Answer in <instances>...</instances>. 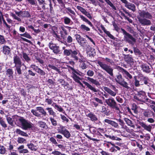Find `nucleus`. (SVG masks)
I'll use <instances>...</instances> for the list:
<instances>
[{
	"mask_svg": "<svg viewBox=\"0 0 155 155\" xmlns=\"http://www.w3.org/2000/svg\"><path fill=\"white\" fill-rule=\"evenodd\" d=\"M17 142L20 143H26V140L25 139L21 138L18 137L17 140Z\"/></svg>",
	"mask_w": 155,
	"mask_h": 155,
	"instance_id": "obj_39",
	"label": "nucleus"
},
{
	"mask_svg": "<svg viewBox=\"0 0 155 155\" xmlns=\"http://www.w3.org/2000/svg\"><path fill=\"white\" fill-rule=\"evenodd\" d=\"M83 83L87 86V87L94 92H97L98 90L97 89L94 87L86 81H83Z\"/></svg>",
	"mask_w": 155,
	"mask_h": 155,
	"instance_id": "obj_16",
	"label": "nucleus"
},
{
	"mask_svg": "<svg viewBox=\"0 0 155 155\" xmlns=\"http://www.w3.org/2000/svg\"><path fill=\"white\" fill-rule=\"evenodd\" d=\"M114 10H116L115 7L110 0H104Z\"/></svg>",
	"mask_w": 155,
	"mask_h": 155,
	"instance_id": "obj_40",
	"label": "nucleus"
},
{
	"mask_svg": "<svg viewBox=\"0 0 155 155\" xmlns=\"http://www.w3.org/2000/svg\"><path fill=\"white\" fill-rule=\"evenodd\" d=\"M27 146L31 150L36 151L38 148L37 146L34 145L33 144L31 143L27 144Z\"/></svg>",
	"mask_w": 155,
	"mask_h": 155,
	"instance_id": "obj_26",
	"label": "nucleus"
},
{
	"mask_svg": "<svg viewBox=\"0 0 155 155\" xmlns=\"http://www.w3.org/2000/svg\"><path fill=\"white\" fill-rule=\"evenodd\" d=\"M86 116L90 118V120L92 121H96L98 120L97 117L93 113L90 112L87 114Z\"/></svg>",
	"mask_w": 155,
	"mask_h": 155,
	"instance_id": "obj_17",
	"label": "nucleus"
},
{
	"mask_svg": "<svg viewBox=\"0 0 155 155\" xmlns=\"http://www.w3.org/2000/svg\"><path fill=\"white\" fill-rule=\"evenodd\" d=\"M62 85H63L64 86V87L66 89H70L71 90L72 89V88L71 87H69V84L68 83H65V84H62Z\"/></svg>",
	"mask_w": 155,
	"mask_h": 155,
	"instance_id": "obj_59",
	"label": "nucleus"
},
{
	"mask_svg": "<svg viewBox=\"0 0 155 155\" xmlns=\"http://www.w3.org/2000/svg\"><path fill=\"white\" fill-rule=\"evenodd\" d=\"M139 124L141 126L144 128V129L150 132L152 128V127L151 125H147L146 124L143 122L140 121L139 123Z\"/></svg>",
	"mask_w": 155,
	"mask_h": 155,
	"instance_id": "obj_15",
	"label": "nucleus"
},
{
	"mask_svg": "<svg viewBox=\"0 0 155 155\" xmlns=\"http://www.w3.org/2000/svg\"><path fill=\"white\" fill-rule=\"evenodd\" d=\"M134 52L135 53V54L137 55H141L142 54V53L138 49L136 48H134Z\"/></svg>",
	"mask_w": 155,
	"mask_h": 155,
	"instance_id": "obj_46",
	"label": "nucleus"
},
{
	"mask_svg": "<svg viewBox=\"0 0 155 155\" xmlns=\"http://www.w3.org/2000/svg\"><path fill=\"white\" fill-rule=\"evenodd\" d=\"M66 9L72 15H75V13L74 11L72 10H71V9L70 8H66Z\"/></svg>",
	"mask_w": 155,
	"mask_h": 155,
	"instance_id": "obj_63",
	"label": "nucleus"
},
{
	"mask_svg": "<svg viewBox=\"0 0 155 155\" xmlns=\"http://www.w3.org/2000/svg\"><path fill=\"white\" fill-rule=\"evenodd\" d=\"M134 78H135L134 84H135V86L136 87H137L140 86V84L139 83V81L137 79V78H136V76H135L134 77Z\"/></svg>",
	"mask_w": 155,
	"mask_h": 155,
	"instance_id": "obj_55",
	"label": "nucleus"
},
{
	"mask_svg": "<svg viewBox=\"0 0 155 155\" xmlns=\"http://www.w3.org/2000/svg\"><path fill=\"white\" fill-rule=\"evenodd\" d=\"M9 113L8 112V111H7L6 110L5 111L4 114L5 115V116L7 117V120L8 123H10V118L9 117H8L9 116Z\"/></svg>",
	"mask_w": 155,
	"mask_h": 155,
	"instance_id": "obj_51",
	"label": "nucleus"
},
{
	"mask_svg": "<svg viewBox=\"0 0 155 155\" xmlns=\"http://www.w3.org/2000/svg\"><path fill=\"white\" fill-rule=\"evenodd\" d=\"M110 125H111L112 126L116 128H117L119 127V125L118 123L113 121H112Z\"/></svg>",
	"mask_w": 155,
	"mask_h": 155,
	"instance_id": "obj_54",
	"label": "nucleus"
},
{
	"mask_svg": "<svg viewBox=\"0 0 155 155\" xmlns=\"http://www.w3.org/2000/svg\"><path fill=\"white\" fill-rule=\"evenodd\" d=\"M106 103L110 107L114 109L117 111V113L119 114L120 111L114 99L112 97H110L105 100Z\"/></svg>",
	"mask_w": 155,
	"mask_h": 155,
	"instance_id": "obj_3",
	"label": "nucleus"
},
{
	"mask_svg": "<svg viewBox=\"0 0 155 155\" xmlns=\"http://www.w3.org/2000/svg\"><path fill=\"white\" fill-rule=\"evenodd\" d=\"M52 153L54 155H61L62 153L58 151H54L52 152Z\"/></svg>",
	"mask_w": 155,
	"mask_h": 155,
	"instance_id": "obj_64",
	"label": "nucleus"
},
{
	"mask_svg": "<svg viewBox=\"0 0 155 155\" xmlns=\"http://www.w3.org/2000/svg\"><path fill=\"white\" fill-rule=\"evenodd\" d=\"M97 64L102 69L105 71L111 76L114 77L113 69L110 66L100 61H98Z\"/></svg>",
	"mask_w": 155,
	"mask_h": 155,
	"instance_id": "obj_4",
	"label": "nucleus"
},
{
	"mask_svg": "<svg viewBox=\"0 0 155 155\" xmlns=\"http://www.w3.org/2000/svg\"><path fill=\"white\" fill-rule=\"evenodd\" d=\"M3 52L6 55H9L10 53V48L9 47L5 46L3 47Z\"/></svg>",
	"mask_w": 155,
	"mask_h": 155,
	"instance_id": "obj_33",
	"label": "nucleus"
},
{
	"mask_svg": "<svg viewBox=\"0 0 155 155\" xmlns=\"http://www.w3.org/2000/svg\"><path fill=\"white\" fill-rule=\"evenodd\" d=\"M16 132L18 134L21 135L25 137L28 136V135L26 133L20 130L19 129H17Z\"/></svg>",
	"mask_w": 155,
	"mask_h": 155,
	"instance_id": "obj_34",
	"label": "nucleus"
},
{
	"mask_svg": "<svg viewBox=\"0 0 155 155\" xmlns=\"http://www.w3.org/2000/svg\"><path fill=\"white\" fill-rule=\"evenodd\" d=\"M77 54L76 55V57H77V59L75 58H73L74 59V60L75 61H79V62L80 63H82L83 62H84V58L83 56L78 51H77Z\"/></svg>",
	"mask_w": 155,
	"mask_h": 155,
	"instance_id": "obj_14",
	"label": "nucleus"
},
{
	"mask_svg": "<svg viewBox=\"0 0 155 155\" xmlns=\"http://www.w3.org/2000/svg\"><path fill=\"white\" fill-rule=\"evenodd\" d=\"M84 46V47H86V48L87 50H88L89 49H90L91 50H94L93 48L91 47L90 45H88L87 43L86 44H85Z\"/></svg>",
	"mask_w": 155,
	"mask_h": 155,
	"instance_id": "obj_61",
	"label": "nucleus"
},
{
	"mask_svg": "<svg viewBox=\"0 0 155 155\" xmlns=\"http://www.w3.org/2000/svg\"><path fill=\"white\" fill-rule=\"evenodd\" d=\"M52 106H53L54 108L60 112H62L64 111L63 109L62 108L61 106H58L55 103H53Z\"/></svg>",
	"mask_w": 155,
	"mask_h": 155,
	"instance_id": "obj_28",
	"label": "nucleus"
},
{
	"mask_svg": "<svg viewBox=\"0 0 155 155\" xmlns=\"http://www.w3.org/2000/svg\"><path fill=\"white\" fill-rule=\"evenodd\" d=\"M48 67L51 68V69L55 70L56 71H57L58 73L60 74L61 73V72L60 71L59 69L58 68L55 66L51 64H49L48 65Z\"/></svg>",
	"mask_w": 155,
	"mask_h": 155,
	"instance_id": "obj_38",
	"label": "nucleus"
},
{
	"mask_svg": "<svg viewBox=\"0 0 155 155\" xmlns=\"http://www.w3.org/2000/svg\"><path fill=\"white\" fill-rule=\"evenodd\" d=\"M67 40L68 43H71L73 41V39L71 36L69 35L67 38Z\"/></svg>",
	"mask_w": 155,
	"mask_h": 155,
	"instance_id": "obj_62",
	"label": "nucleus"
},
{
	"mask_svg": "<svg viewBox=\"0 0 155 155\" xmlns=\"http://www.w3.org/2000/svg\"><path fill=\"white\" fill-rule=\"evenodd\" d=\"M125 6L128 9L133 12H134L136 10L135 5L133 4L128 2L125 5Z\"/></svg>",
	"mask_w": 155,
	"mask_h": 155,
	"instance_id": "obj_21",
	"label": "nucleus"
},
{
	"mask_svg": "<svg viewBox=\"0 0 155 155\" xmlns=\"http://www.w3.org/2000/svg\"><path fill=\"white\" fill-rule=\"evenodd\" d=\"M58 132L60 134H63L65 137L67 138H68L71 136L70 132L64 127H61Z\"/></svg>",
	"mask_w": 155,
	"mask_h": 155,
	"instance_id": "obj_10",
	"label": "nucleus"
},
{
	"mask_svg": "<svg viewBox=\"0 0 155 155\" xmlns=\"http://www.w3.org/2000/svg\"><path fill=\"white\" fill-rule=\"evenodd\" d=\"M80 17L84 21L87 23L91 26L92 27L93 26L92 23L83 15H80Z\"/></svg>",
	"mask_w": 155,
	"mask_h": 155,
	"instance_id": "obj_32",
	"label": "nucleus"
},
{
	"mask_svg": "<svg viewBox=\"0 0 155 155\" xmlns=\"http://www.w3.org/2000/svg\"><path fill=\"white\" fill-rule=\"evenodd\" d=\"M2 20L4 24L8 27H9V25L7 24L5 21L4 20L3 16L2 13L0 12V25H1L2 23Z\"/></svg>",
	"mask_w": 155,
	"mask_h": 155,
	"instance_id": "obj_36",
	"label": "nucleus"
},
{
	"mask_svg": "<svg viewBox=\"0 0 155 155\" xmlns=\"http://www.w3.org/2000/svg\"><path fill=\"white\" fill-rule=\"evenodd\" d=\"M118 68L119 71L122 72L123 74H125L127 77V78H132V76L127 71L120 66H118Z\"/></svg>",
	"mask_w": 155,
	"mask_h": 155,
	"instance_id": "obj_13",
	"label": "nucleus"
},
{
	"mask_svg": "<svg viewBox=\"0 0 155 155\" xmlns=\"http://www.w3.org/2000/svg\"><path fill=\"white\" fill-rule=\"evenodd\" d=\"M31 112L34 115L37 117H39L41 116V114L38 112H37L36 110L32 109L31 110Z\"/></svg>",
	"mask_w": 155,
	"mask_h": 155,
	"instance_id": "obj_47",
	"label": "nucleus"
},
{
	"mask_svg": "<svg viewBox=\"0 0 155 155\" xmlns=\"http://www.w3.org/2000/svg\"><path fill=\"white\" fill-rule=\"evenodd\" d=\"M37 110L43 116H45L47 115V113L44 109L42 107H36Z\"/></svg>",
	"mask_w": 155,
	"mask_h": 155,
	"instance_id": "obj_23",
	"label": "nucleus"
},
{
	"mask_svg": "<svg viewBox=\"0 0 155 155\" xmlns=\"http://www.w3.org/2000/svg\"><path fill=\"white\" fill-rule=\"evenodd\" d=\"M115 80L117 83L123 87L127 89L130 88V87L128 86V84L125 81L122 75L120 73H118V74L116 75V78Z\"/></svg>",
	"mask_w": 155,
	"mask_h": 155,
	"instance_id": "obj_5",
	"label": "nucleus"
},
{
	"mask_svg": "<svg viewBox=\"0 0 155 155\" xmlns=\"http://www.w3.org/2000/svg\"><path fill=\"white\" fill-rule=\"evenodd\" d=\"M61 29L64 32V34H63L61 32V37L64 39L66 38V36L68 35V33L67 30L63 27H61Z\"/></svg>",
	"mask_w": 155,
	"mask_h": 155,
	"instance_id": "obj_30",
	"label": "nucleus"
},
{
	"mask_svg": "<svg viewBox=\"0 0 155 155\" xmlns=\"http://www.w3.org/2000/svg\"><path fill=\"white\" fill-rule=\"evenodd\" d=\"M15 13L18 16L22 18H30L31 17L30 13L28 11H21L19 12H15Z\"/></svg>",
	"mask_w": 155,
	"mask_h": 155,
	"instance_id": "obj_12",
	"label": "nucleus"
},
{
	"mask_svg": "<svg viewBox=\"0 0 155 155\" xmlns=\"http://www.w3.org/2000/svg\"><path fill=\"white\" fill-rule=\"evenodd\" d=\"M136 95H137L140 98H141V101H143V99L145 98V93L144 91H138Z\"/></svg>",
	"mask_w": 155,
	"mask_h": 155,
	"instance_id": "obj_25",
	"label": "nucleus"
},
{
	"mask_svg": "<svg viewBox=\"0 0 155 155\" xmlns=\"http://www.w3.org/2000/svg\"><path fill=\"white\" fill-rule=\"evenodd\" d=\"M30 68H32L34 70L37 72L39 68L35 64H32L30 66Z\"/></svg>",
	"mask_w": 155,
	"mask_h": 155,
	"instance_id": "obj_53",
	"label": "nucleus"
},
{
	"mask_svg": "<svg viewBox=\"0 0 155 155\" xmlns=\"http://www.w3.org/2000/svg\"><path fill=\"white\" fill-rule=\"evenodd\" d=\"M139 14L141 18L151 19L152 18L151 14L149 13L146 9L140 10L139 11Z\"/></svg>",
	"mask_w": 155,
	"mask_h": 155,
	"instance_id": "obj_7",
	"label": "nucleus"
},
{
	"mask_svg": "<svg viewBox=\"0 0 155 155\" xmlns=\"http://www.w3.org/2000/svg\"><path fill=\"white\" fill-rule=\"evenodd\" d=\"M72 77L75 82L79 84H80L81 85L82 87H83V84L80 81V77L77 76L75 74H72Z\"/></svg>",
	"mask_w": 155,
	"mask_h": 155,
	"instance_id": "obj_24",
	"label": "nucleus"
},
{
	"mask_svg": "<svg viewBox=\"0 0 155 155\" xmlns=\"http://www.w3.org/2000/svg\"><path fill=\"white\" fill-rule=\"evenodd\" d=\"M27 1L30 4L33 5H36L37 3L35 0H27Z\"/></svg>",
	"mask_w": 155,
	"mask_h": 155,
	"instance_id": "obj_60",
	"label": "nucleus"
},
{
	"mask_svg": "<svg viewBox=\"0 0 155 155\" xmlns=\"http://www.w3.org/2000/svg\"><path fill=\"white\" fill-rule=\"evenodd\" d=\"M124 58L125 61L128 63L131 62L133 61V58L132 56L129 54L124 55Z\"/></svg>",
	"mask_w": 155,
	"mask_h": 155,
	"instance_id": "obj_22",
	"label": "nucleus"
},
{
	"mask_svg": "<svg viewBox=\"0 0 155 155\" xmlns=\"http://www.w3.org/2000/svg\"><path fill=\"white\" fill-rule=\"evenodd\" d=\"M50 119L53 125L54 126H56L57 125V121L55 120L54 118L50 117Z\"/></svg>",
	"mask_w": 155,
	"mask_h": 155,
	"instance_id": "obj_44",
	"label": "nucleus"
},
{
	"mask_svg": "<svg viewBox=\"0 0 155 155\" xmlns=\"http://www.w3.org/2000/svg\"><path fill=\"white\" fill-rule=\"evenodd\" d=\"M5 42V40L3 36L0 35V45L4 44Z\"/></svg>",
	"mask_w": 155,
	"mask_h": 155,
	"instance_id": "obj_56",
	"label": "nucleus"
},
{
	"mask_svg": "<svg viewBox=\"0 0 155 155\" xmlns=\"http://www.w3.org/2000/svg\"><path fill=\"white\" fill-rule=\"evenodd\" d=\"M46 110H48L49 114L50 115L53 116L54 117L55 116L56 113L53 111L51 107H47Z\"/></svg>",
	"mask_w": 155,
	"mask_h": 155,
	"instance_id": "obj_29",
	"label": "nucleus"
},
{
	"mask_svg": "<svg viewBox=\"0 0 155 155\" xmlns=\"http://www.w3.org/2000/svg\"><path fill=\"white\" fill-rule=\"evenodd\" d=\"M14 62L15 64L16 70L19 75L22 74L21 68L22 65H25L24 64H22L21 60L19 57L16 55L14 57Z\"/></svg>",
	"mask_w": 155,
	"mask_h": 155,
	"instance_id": "obj_2",
	"label": "nucleus"
},
{
	"mask_svg": "<svg viewBox=\"0 0 155 155\" xmlns=\"http://www.w3.org/2000/svg\"><path fill=\"white\" fill-rule=\"evenodd\" d=\"M81 29L84 31H90V29L87 27L86 26L82 24L81 25Z\"/></svg>",
	"mask_w": 155,
	"mask_h": 155,
	"instance_id": "obj_42",
	"label": "nucleus"
},
{
	"mask_svg": "<svg viewBox=\"0 0 155 155\" xmlns=\"http://www.w3.org/2000/svg\"><path fill=\"white\" fill-rule=\"evenodd\" d=\"M143 114L145 117H151V112L148 110H145Z\"/></svg>",
	"mask_w": 155,
	"mask_h": 155,
	"instance_id": "obj_37",
	"label": "nucleus"
},
{
	"mask_svg": "<svg viewBox=\"0 0 155 155\" xmlns=\"http://www.w3.org/2000/svg\"><path fill=\"white\" fill-rule=\"evenodd\" d=\"M77 50L72 51L71 49H65L63 52L64 55L69 56L71 55V57L72 58H75V59H77V57L76 55L78 54Z\"/></svg>",
	"mask_w": 155,
	"mask_h": 155,
	"instance_id": "obj_8",
	"label": "nucleus"
},
{
	"mask_svg": "<svg viewBox=\"0 0 155 155\" xmlns=\"http://www.w3.org/2000/svg\"><path fill=\"white\" fill-rule=\"evenodd\" d=\"M23 57L25 61L27 62H28L31 61V58H29L28 54L25 52H23L22 53Z\"/></svg>",
	"mask_w": 155,
	"mask_h": 155,
	"instance_id": "obj_31",
	"label": "nucleus"
},
{
	"mask_svg": "<svg viewBox=\"0 0 155 155\" xmlns=\"http://www.w3.org/2000/svg\"><path fill=\"white\" fill-rule=\"evenodd\" d=\"M19 120L21 124L22 128L24 130H27L32 127V124L30 122L23 118H20Z\"/></svg>",
	"mask_w": 155,
	"mask_h": 155,
	"instance_id": "obj_6",
	"label": "nucleus"
},
{
	"mask_svg": "<svg viewBox=\"0 0 155 155\" xmlns=\"http://www.w3.org/2000/svg\"><path fill=\"white\" fill-rule=\"evenodd\" d=\"M49 140L53 143L55 144L56 145H57L58 143L56 140L53 137L50 138Z\"/></svg>",
	"mask_w": 155,
	"mask_h": 155,
	"instance_id": "obj_58",
	"label": "nucleus"
},
{
	"mask_svg": "<svg viewBox=\"0 0 155 155\" xmlns=\"http://www.w3.org/2000/svg\"><path fill=\"white\" fill-rule=\"evenodd\" d=\"M141 68L142 70L144 72L147 73H149L151 71L150 68V67L146 64H143L142 65Z\"/></svg>",
	"mask_w": 155,
	"mask_h": 155,
	"instance_id": "obj_18",
	"label": "nucleus"
},
{
	"mask_svg": "<svg viewBox=\"0 0 155 155\" xmlns=\"http://www.w3.org/2000/svg\"><path fill=\"white\" fill-rule=\"evenodd\" d=\"M5 148L3 146L0 145V153L4 154L5 153Z\"/></svg>",
	"mask_w": 155,
	"mask_h": 155,
	"instance_id": "obj_50",
	"label": "nucleus"
},
{
	"mask_svg": "<svg viewBox=\"0 0 155 155\" xmlns=\"http://www.w3.org/2000/svg\"><path fill=\"white\" fill-rule=\"evenodd\" d=\"M77 8L83 14H84L86 11L84 8L81 6H77Z\"/></svg>",
	"mask_w": 155,
	"mask_h": 155,
	"instance_id": "obj_49",
	"label": "nucleus"
},
{
	"mask_svg": "<svg viewBox=\"0 0 155 155\" xmlns=\"http://www.w3.org/2000/svg\"><path fill=\"white\" fill-rule=\"evenodd\" d=\"M64 22L65 24L68 25L73 22L71 19L68 17H65L64 18Z\"/></svg>",
	"mask_w": 155,
	"mask_h": 155,
	"instance_id": "obj_35",
	"label": "nucleus"
},
{
	"mask_svg": "<svg viewBox=\"0 0 155 155\" xmlns=\"http://www.w3.org/2000/svg\"><path fill=\"white\" fill-rule=\"evenodd\" d=\"M45 101L49 105L51 104L53 102L52 99L51 98H46Z\"/></svg>",
	"mask_w": 155,
	"mask_h": 155,
	"instance_id": "obj_57",
	"label": "nucleus"
},
{
	"mask_svg": "<svg viewBox=\"0 0 155 155\" xmlns=\"http://www.w3.org/2000/svg\"><path fill=\"white\" fill-rule=\"evenodd\" d=\"M121 30L124 35V38L125 41L130 44L133 45L136 41V39L132 35L127 32L124 29L121 28Z\"/></svg>",
	"mask_w": 155,
	"mask_h": 155,
	"instance_id": "obj_1",
	"label": "nucleus"
},
{
	"mask_svg": "<svg viewBox=\"0 0 155 155\" xmlns=\"http://www.w3.org/2000/svg\"><path fill=\"white\" fill-rule=\"evenodd\" d=\"M20 35L26 37L29 39H31L32 37L31 35L27 32H25V33L20 34Z\"/></svg>",
	"mask_w": 155,
	"mask_h": 155,
	"instance_id": "obj_45",
	"label": "nucleus"
},
{
	"mask_svg": "<svg viewBox=\"0 0 155 155\" xmlns=\"http://www.w3.org/2000/svg\"><path fill=\"white\" fill-rule=\"evenodd\" d=\"M105 33H106L107 35L110 38L113 40L115 39V38L110 33V32L109 31H106V32Z\"/></svg>",
	"mask_w": 155,
	"mask_h": 155,
	"instance_id": "obj_52",
	"label": "nucleus"
},
{
	"mask_svg": "<svg viewBox=\"0 0 155 155\" xmlns=\"http://www.w3.org/2000/svg\"><path fill=\"white\" fill-rule=\"evenodd\" d=\"M37 72L41 76H44L45 75L46 73L44 71L39 68Z\"/></svg>",
	"mask_w": 155,
	"mask_h": 155,
	"instance_id": "obj_41",
	"label": "nucleus"
},
{
	"mask_svg": "<svg viewBox=\"0 0 155 155\" xmlns=\"http://www.w3.org/2000/svg\"><path fill=\"white\" fill-rule=\"evenodd\" d=\"M104 89L108 94L114 97L116 94V92H114L110 89L107 87H104Z\"/></svg>",
	"mask_w": 155,
	"mask_h": 155,
	"instance_id": "obj_19",
	"label": "nucleus"
},
{
	"mask_svg": "<svg viewBox=\"0 0 155 155\" xmlns=\"http://www.w3.org/2000/svg\"><path fill=\"white\" fill-rule=\"evenodd\" d=\"M87 78L88 81L91 82L92 84L95 85L97 87L100 86V83L99 81L96 80L94 79L91 78L89 77H87Z\"/></svg>",
	"mask_w": 155,
	"mask_h": 155,
	"instance_id": "obj_20",
	"label": "nucleus"
},
{
	"mask_svg": "<svg viewBox=\"0 0 155 155\" xmlns=\"http://www.w3.org/2000/svg\"><path fill=\"white\" fill-rule=\"evenodd\" d=\"M87 74L88 76L91 77L94 76V73L92 70H89L87 72Z\"/></svg>",
	"mask_w": 155,
	"mask_h": 155,
	"instance_id": "obj_48",
	"label": "nucleus"
},
{
	"mask_svg": "<svg viewBox=\"0 0 155 155\" xmlns=\"http://www.w3.org/2000/svg\"><path fill=\"white\" fill-rule=\"evenodd\" d=\"M140 23L143 26H148L151 24V22L148 19L138 17Z\"/></svg>",
	"mask_w": 155,
	"mask_h": 155,
	"instance_id": "obj_11",
	"label": "nucleus"
},
{
	"mask_svg": "<svg viewBox=\"0 0 155 155\" xmlns=\"http://www.w3.org/2000/svg\"><path fill=\"white\" fill-rule=\"evenodd\" d=\"M49 48L52 50L53 52L55 54H60L61 53V50L59 46L56 45L51 42L48 45Z\"/></svg>",
	"mask_w": 155,
	"mask_h": 155,
	"instance_id": "obj_9",
	"label": "nucleus"
},
{
	"mask_svg": "<svg viewBox=\"0 0 155 155\" xmlns=\"http://www.w3.org/2000/svg\"><path fill=\"white\" fill-rule=\"evenodd\" d=\"M124 120L126 124L128 126H129L133 128L135 127V125L132 122V121L130 120L127 118H124Z\"/></svg>",
	"mask_w": 155,
	"mask_h": 155,
	"instance_id": "obj_27",
	"label": "nucleus"
},
{
	"mask_svg": "<svg viewBox=\"0 0 155 155\" xmlns=\"http://www.w3.org/2000/svg\"><path fill=\"white\" fill-rule=\"evenodd\" d=\"M38 124L40 127L43 128H45L46 126V123L42 121H39L38 122Z\"/></svg>",
	"mask_w": 155,
	"mask_h": 155,
	"instance_id": "obj_43",
	"label": "nucleus"
}]
</instances>
